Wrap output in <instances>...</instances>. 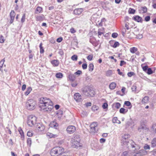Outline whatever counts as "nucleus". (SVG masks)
I'll list each match as a JSON object with an SVG mask.
<instances>
[{
	"mask_svg": "<svg viewBox=\"0 0 156 156\" xmlns=\"http://www.w3.org/2000/svg\"><path fill=\"white\" fill-rule=\"evenodd\" d=\"M39 107L41 111L50 112L53 108V103L49 98L41 97L38 101Z\"/></svg>",
	"mask_w": 156,
	"mask_h": 156,
	"instance_id": "obj_1",
	"label": "nucleus"
},
{
	"mask_svg": "<svg viewBox=\"0 0 156 156\" xmlns=\"http://www.w3.org/2000/svg\"><path fill=\"white\" fill-rule=\"evenodd\" d=\"M64 151V149L62 147L56 146L52 148L50 153L51 156H58Z\"/></svg>",
	"mask_w": 156,
	"mask_h": 156,
	"instance_id": "obj_2",
	"label": "nucleus"
},
{
	"mask_svg": "<svg viewBox=\"0 0 156 156\" xmlns=\"http://www.w3.org/2000/svg\"><path fill=\"white\" fill-rule=\"evenodd\" d=\"M25 105L27 109L32 110L36 108L37 102L35 100L33 99H29L27 101Z\"/></svg>",
	"mask_w": 156,
	"mask_h": 156,
	"instance_id": "obj_3",
	"label": "nucleus"
},
{
	"mask_svg": "<svg viewBox=\"0 0 156 156\" xmlns=\"http://www.w3.org/2000/svg\"><path fill=\"white\" fill-rule=\"evenodd\" d=\"M37 119L36 117L33 115H29L27 118V124L29 126H32L36 122Z\"/></svg>",
	"mask_w": 156,
	"mask_h": 156,
	"instance_id": "obj_4",
	"label": "nucleus"
},
{
	"mask_svg": "<svg viewBox=\"0 0 156 156\" xmlns=\"http://www.w3.org/2000/svg\"><path fill=\"white\" fill-rule=\"evenodd\" d=\"M76 138L74 137L71 140V146L73 148H77L79 147H82V144L80 142L76 140Z\"/></svg>",
	"mask_w": 156,
	"mask_h": 156,
	"instance_id": "obj_5",
	"label": "nucleus"
},
{
	"mask_svg": "<svg viewBox=\"0 0 156 156\" xmlns=\"http://www.w3.org/2000/svg\"><path fill=\"white\" fill-rule=\"evenodd\" d=\"M45 126L42 123L38 124L36 127V129L38 132H43L45 130Z\"/></svg>",
	"mask_w": 156,
	"mask_h": 156,
	"instance_id": "obj_6",
	"label": "nucleus"
},
{
	"mask_svg": "<svg viewBox=\"0 0 156 156\" xmlns=\"http://www.w3.org/2000/svg\"><path fill=\"white\" fill-rule=\"evenodd\" d=\"M76 130V127L73 126H69L66 129L67 133L69 134H72L74 133Z\"/></svg>",
	"mask_w": 156,
	"mask_h": 156,
	"instance_id": "obj_7",
	"label": "nucleus"
},
{
	"mask_svg": "<svg viewBox=\"0 0 156 156\" xmlns=\"http://www.w3.org/2000/svg\"><path fill=\"white\" fill-rule=\"evenodd\" d=\"M129 137V135L125 134L122 136L121 141L124 144H127L128 142V139Z\"/></svg>",
	"mask_w": 156,
	"mask_h": 156,
	"instance_id": "obj_8",
	"label": "nucleus"
},
{
	"mask_svg": "<svg viewBox=\"0 0 156 156\" xmlns=\"http://www.w3.org/2000/svg\"><path fill=\"white\" fill-rule=\"evenodd\" d=\"M74 98L77 102H80L82 101L81 95L78 93H75L74 95Z\"/></svg>",
	"mask_w": 156,
	"mask_h": 156,
	"instance_id": "obj_9",
	"label": "nucleus"
},
{
	"mask_svg": "<svg viewBox=\"0 0 156 156\" xmlns=\"http://www.w3.org/2000/svg\"><path fill=\"white\" fill-rule=\"evenodd\" d=\"M4 58L2 60L0 61V70L2 72H3L4 70L5 72L7 71V70L5 69V64L4 65V63L5 62Z\"/></svg>",
	"mask_w": 156,
	"mask_h": 156,
	"instance_id": "obj_10",
	"label": "nucleus"
},
{
	"mask_svg": "<svg viewBox=\"0 0 156 156\" xmlns=\"http://www.w3.org/2000/svg\"><path fill=\"white\" fill-rule=\"evenodd\" d=\"M15 15L16 14L14 11L12 10L10 13V20L9 22V23L10 24L12 23L13 22Z\"/></svg>",
	"mask_w": 156,
	"mask_h": 156,
	"instance_id": "obj_11",
	"label": "nucleus"
},
{
	"mask_svg": "<svg viewBox=\"0 0 156 156\" xmlns=\"http://www.w3.org/2000/svg\"><path fill=\"white\" fill-rule=\"evenodd\" d=\"M98 123L97 122H93L90 125L91 130L93 132L96 131L97 128Z\"/></svg>",
	"mask_w": 156,
	"mask_h": 156,
	"instance_id": "obj_12",
	"label": "nucleus"
},
{
	"mask_svg": "<svg viewBox=\"0 0 156 156\" xmlns=\"http://www.w3.org/2000/svg\"><path fill=\"white\" fill-rule=\"evenodd\" d=\"M59 132V131H58V132L55 134H52L51 133L48 132L46 133V136L47 137L50 138H55L58 136Z\"/></svg>",
	"mask_w": 156,
	"mask_h": 156,
	"instance_id": "obj_13",
	"label": "nucleus"
},
{
	"mask_svg": "<svg viewBox=\"0 0 156 156\" xmlns=\"http://www.w3.org/2000/svg\"><path fill=\"white\" fill-rule=\"evenodd\" d=\"M133 19L137 22L142 23L143 21L142 18L138 15H136L133 16Z\"/></svg>",
	"mask_w": 156,
	"mask_h": 156,
	"instance_id": "obj_14",
	"label": "nucleus"
},
{
	"mask_svg": "<svg viewBox=\"0 0 156 156\" xmlns=\"http://www.w3.org/2000/svg\"><path fill=\"white\" fill-rule=\"evenodd\" d=\"M149 97L148 96H145L141 100V103L142 104H147L149 101Z\"/></svg>",
	"mask_w": 156,
	"mask_h": 156,
	"instance_id": "obj_15",
	"label": "nucleus"
},
{
	"mask_svg": "<svg viewBox=\"0 0 156 156\" xmlns=\"http://www.w3.org/2000/svg\"><path fill=\"white\" fill-rule=\"evenodd\" d=\"M83 11V9L82 8H77L75 9L73 11L74 14L79 15Z\"/></svg>",
	"mask_w": 156,
	"mask_h": 156,
	"instance_id": "obj_16",
	"label": "nucleus"
},
{
	"mask_svg": "<svg viewBox=\"0 0 156 156\" xmlns=\"http://www.w3.org/2000/svg\"><path fill=\"white\" fill-rule=\"evenodd\" d=\"M51 63L54 67L58 66L59 64V61L57 60H52L51 61Z\"/></svg>",
	"mask_w": 156,
	"mask_h": 156,
	"instance_id": "obj_17",
	"label": "nucleus"
},
{
	"mask_svg": "<svg viewBox=\"0 0 156 156\" xmlns=\"http://www.w3.org/2000/svg\"><path fill=\"white\" fill-rule=\"evenodd\" d=\"M122 32L123 36L125 37H129V36L127 34H129V31H127L125 28H123L122 30Z\"/></svg>",
	"mask_w": 156,
	"mask_h": 156,
	"instance_id": "obj_18",
	"label": "nucleus"
},
{
	"mask_svg": "<svg viewBox=\"0 0 156 156\" xmlns=\"http://www.w3.org/2000/svg\"><path fill=\"white\" fill-rule=\"evenodd\" d=\"M117 84L115 82L111 83L109 85V88L111 90H113L115 88Z\"/></svg>",
	"mask_w": 156,
	"mask_h": 156,
	"instance_id": "obj_19",
	"label": "nucleus"
},
{
	"mask_svg": "<svg viewBox=\"0 0 156 156\" xmlns=\"http://www.w3.org/2000/svg\"><path fill=\"white\" fill-rule=\"evenodd\" d=\"M50 126L52 128H54L57 129V127L58 126V124L55 122L53 121L50 123Z\"/></svg>",
	"mask_w": 156,
	"mask_h": 156,
	"instance_id": "obj_20",
	"label": "nucleus"
},
{
	"mask_svg": "<svg viewBox=\"0 0 156 156\" xmlns=\"http://www.w3.org/2000/svg\"><path fill=\"white\" fill-rule=\"evenodd\" d=\"M43 11V8L40 6H38L35 10V13L36 14L41 13Z\"/></svg>",
	"mask_w": 156,
	"mask_h": 156,
	"instance_id": "obj_21",
	"label": "nucleus"
},
{
	"mask_svg": "<svg viewBox=\"0 0 156 156\" xmlns=\"http://www.w3.org/2000/svg\"><path fill=\"white\" fill-rule=\"evenodd\" d=\"M91 110L93 112H95L98 111L99 109V107L96 105H93L91 107Z\"/></svg>",
	"mask_w": 156,
	"mask_h": 156,
	"instance_id": "obj_22",
	"label": "nucleus"
},
{
	"mask_svg": "<svg viewBox=\"0 0 156 156\" xmlns=\"http://www.w3.org/2000/svg\"><path fill=\"white\" fill-rule=\"evenodd\" d=\"M138 50V49L137 48L133 47L130 48L129 51L130 52L134 54Z\"/></svg>",
	"mask_w": 156,
	"mask_h": 156,
	"instance_id": "obj_23",
	"label": "nucleus"
},
{
	"mask_svg": "<svg viewBox=\"0 0 156 156\" xmlns=\"http://www.w3.org/2000/svg\"><path fill=\"white\" fill-rule=\"evenodd\" d=\"M96 39L95 38L93 37L91 38L90 40V42L94 46H96L97 44H96L95 41Z\"/></svg>",
	"mask_w": 156,
	"mask_h": 156,
	"instance_id": "obj_24",
	"label": "nucleus"
},
{
	"mask_svg": "<svg viewBox=\"0 0 156 156\" xmlns=\"http://www.w3.org/2000/svg\"><path fill=\"white\" fill-rule=\"evenodd\" d=\"M104 28H103L102 30L101 29H99L98 32V36L100 37V36L102 34H104Z\"/></svg>",
	"mask_w": 156,
	"mask_h": 156,
	"instance_id": "obj_25",
	"label": "nucleus"
},
{
	"mask_svg": "<svg viewBox=\"0 0 156 156\" xmlns=\"http://www.w3.org/2000/svg\"><path fill=\"white\" fill-rule=\"evenodd\" d=\"M32 90V88L31 87H29L27 88V91L25 93V95L26 96L28 95Z\"/></svg>",
	"mask_w": 156,
	"mask_h": 156,
	"instance_id": "obj_26",
	"label": "nucleus"
},
{
	"mask_svg": "<svg viewBox=\"0 0 156 156\" xmlns=\"http://www.w3.org/2000/svg\"><path fill=\"white\" fill-rule=\"evenodd\" d=\"M36 20L37 21H42L43 20V15L42 16H38L35 17Z\"/></svg>",
	"mask_w": 156,
	"mask_h": 156,
	"instance_id": "obj_27",
	"label": "nucleus"
},
{
	"mask_svg": "<svg viewBox=\"0 0 156 156\" xmlns=\"http://www.w3.org/2000/svg\"><path fill=\"white\" fill-rule=\"evenodd\" d=\"M151 147H156V138H154L151 141Z\"/></svg>",
	"mask_w": 156,
	"mask_h": 156,
	"instance_id": "obj_28",
	"label": "nucleus"
},
{
	"mask_svg": "<svg viewBox=\"0 0 156 156\" xmlns=\"http://www.w3.org/2000/svg\"><path fill=\"white\" fill-rule=\"evenodd\" d=\"M27 146L30 147L32 144V139L30 138H28L27 139Z\"/></svg>",
	"mask_w": 156,
	"mask_h": 156,
	"instance_id": "obj_29",
	"label": "nucleus"
},
{
	"mask_svg": "<svg viewBox=\"0 0 156 156\" xmlns=\"http://www.w3.org/2000/svg\"><path fill=\"white\" fill-rule=\"evenodd\" d=\"M112 121L114 123H117L118 124L120 123V121L118 120L117 118L116 117H114L112 119Z\"/></svg>",
	"mask_w": 156,
	"mask_h": 156,
	"instance_id": "obj_30",
	"label": "nucleus"
},
{
	"mask_svg": "<svg viewBox=\"0 0 156 156\" xmlns=\"http://www.w3.org/2000/svg\"><path fill=\"white\" fill-rule=\"evenodd\" d=\"M89 71L90 72H92L94 69V66L93 64L90 63L88 66Z\"/></svg>",
	"mask_w": 156,
	"mask_h": 156,
	"instance_id": "obj_31",
	"label": "nucleus"
},
{
	"mask_svg": "<svg viewBox=\"0 0 156 156\" xmlns=\"http://www.w3.org/2000/svg\"><path fill=\"white\" fill-rule=\"evenodd\" d=\"M55 76L58 78H61L63 77V75L62 73L59 72L56 73Z\"/></svg>",
	"mask_w": 156,
	"mask_h": 156,
	"instance_id": "obj_32",
	"label": "nucleus"
},
{
	"mask_svg": "<svg viewBox=\"0 0 156 156\" xmlns=\"http://www.w3.org/2000/svg\"><path fill=\"white\" fill-rule=\"evenodd\" d=\"M114 106L117 109L119 108L121 106V104L119 103L116 102L113 104Z\"/></svg>",
	"mask_w": 156,
	"mask_h": 156,
	"instance_id": "obj_33",
	"label": "nucleus"
},
{
	"mask_svg": "<svg viewBox=\"0 0 156 156\" xmlns=\"http://www.w3.org/2000/svg\"><path fill=\"white\" fill-rule=\"evenodd\" d=\"M124 104L127 106H130L129 108H131L132 105L131 103L129 101H125L124 102Z\"/></svg>",
	"mask_w": 156,
	"mask_h": 156,
	"instance_id": "obj_34",
	"label": "nucleus"
},
{
	"mask_svg": "<svg viewBox=\"0 0 156 156\" xmlns=\"http://www.w3.org/2000/svg\"><path fill=\"white\" fill-rule=\"evenodd\" d=\"M18 131L21 136V138H24V134L23 130L21 128L19 129Z\"/></svg>",
	"mask_w": 156,
	"mask_h": 156,
	"instance_id": "obj_35",
	"label": "nucleus"
},
{
	"mask_svg": "<svg viewBox=\"0 0 156 156\" xmlns=\"http://www.w3.org/2000/svg\"><path fill=\"white\" fill-rule=\"evenodd\" d=\"M112 74V70H109L107 71L106 73V75L107 76H109Z\"/></svg>",
	"mask_w": 156,
	"mask_h": 156,
	"instance_id": "obj_36",
	"label": "nucleus"
},
{
	"mask_svg": "<svg viewBox=\"0 0 156 156\" xmlns=\"http://www.w3.org/2000/svg\"><path fill=\"white\" fill-rule=\"evenodd\" d=\"M135 10L132 8H130L129 9L128 12L130 14H134L135 13Z\"/></svg>",
	"mask_w": 156,
	"mask_h": 156,
	"instance_id": "obj_37",
	"label": "nucleus"
},
{
	"mask_svg": "<svg viewBox=\"0 0 156 156\" xmlns=\"http://www.w3.org/2000/svg\"><path fill=\"white\" fill-rule=\"evenodd\" d=\"M69 78L70 80L71 81H73L75 79V77L73 75H70L69 76Z\"/></svg>",
	"mask_w": 156,
	"mask_h": 156,
	"instance_id": "obj_38",
	"label": "nucleus"
},
{
	"mask_svg": "<svg viewBox=\"0 0 156 156\" xmlns=\"http://www.w3.org/2000/svg\"><path fill=\"white\" fill-rule=\"evenodd\" d=\"M108 105L107 103V102L104 103L103 105H102V108L104 109L108 108Z\"/></svg>",
	"mask_w": 156,
	"mask_h": 156,
	"instance_id": "obj_39",
	"label": "nucleus"
},
{
	"mask_svg": "<svg viewBox=\"0 0 156 156\" xmlns=\"http://www.w3.org/2000/svg\"><path fill=\"white\" fill-rule=\"evenodd\" d=\"M146 73L148 75H150L153 73V72L151 69V68H149L147 69Z\"/></svg>",
	"mask_w": 156,
	"mask_h": 156,
	"instance_id": "obj_40",
	"label": "nucleus"
},
{
	"mask_svg": "<svg viewBox=\"0 0 156 156\" xmlns=\"http://www.w3.org/2000/svg\"><path fill=\"white\" fill-rule=\"evenodd\" d=\"M78 59V57L76 55H74L71 57V59L73 61H76Z\"/></svg>",
	"mask_w": 156,
	"mask_h": 156,
	"instance_id": "obj_41",
	"label": "nucleus"
},
{
	"mask_svg": "<svg viewBox=\"0 0 156 156\" xmlns=\"http://www.w3.org/2000/svg\"><path fill=\"white\" fill-rule=\"evenodd\" d=\"M0 43H3L5 41L3 36L2 35H0Z\"/></svg>",
	"mask_w": 156,
	"mask_h": 156,
	"instance_id": "obj_42",
	"label": "nucleus"
},
{
	"mask_svg": "<svg viewBox=\"0 0 156 156\" xmlns=\"http://www.w3.org/2000/svg\"><path fill=\"white\" fill-rule=\"evenodd\" d=\"M135 75V73L133 72H129L127 73L128 76L129 77H131L132 76H134Z\"/></svg>",
	"mask_w": 156,
	"mask_h": 156,
	"instance_id": "obj_43",
	"label": "nucleus"
},
{
	"mask_svg": "<svg viewBox=\"0 0 156 156\" xmlns=\"http://www.w3.org/2000/svg\"><path fill=\"white\" fill-rule=\"evenodd\" d=\"M93 55L92 54H91L87 56V59L89 61H91L92 60L93 58Z\"/></svg>",
	"mask_w": 156,
	"mask_h": 156,
	"instance_id": "obj_44",
	"label": "nucleus"
},
{
	"mask_svg": "<svg viewBox=\"0 0 156 156\" xmlns=\"http://www.w3.org/2000/svg\"><path fill=\"white\" fill-rule=\"evenodd\" d=\"M141 10L142 11V13H145L147 12V9L146 7H143L141 8Z\"/></svg>",
	"mask_w": 156,
	"mask_h": 156,
	"instance_id": "obj_45",
	"label": "nucleus"
},
{
	"mask_svg": "<svg viewBox=\"0 0 156 156\" xmlns=\"http://www.w3.org/2000/svg\"><path fill=\"white\" fill-rule=\"evenodd\" d=\"M119 45V43L118 42H115L114 45H113V47L114 48H116V47H118Z\"/></svg>",
	"mask_w": 156,
	"mask_h": 156,
	"instance_id": "obj_46",
	"label": "nucleus"
},
{
	"mask_svg": "<svg viewBox=\"0 0 156 156\" xmlns=\"http://www.w3.org/2000/svg\"><path fill=\"white\" fill-rule=\"evenodd\" d=\"M85 89H86V92H87L91 96L92 95H91L90 94V92L91 91L90 89L89 88H88V87H85Z\"/></svg>",
	"mask_w": 156,
	"mask_h": 156,
	"instance_id": "obj_47",
	"label": "nucleus"
},
{
	"mask_svg": "<svg viewBox=\"0 0 156 156\" xmlns=\"http://www.w3.org/2000/svg\"><path fill=\"white\" fill-rule=\"evenodd\" d=\"M26 15L25 14H24L21 19V21L22 23H23L25 21Z\"/></svg>",
	"mask_w": 156,
	"mask_h": 156,
	"instance_id": "obj_48",
	"label": "nucleus"
},
{
	"mask_svg": "<svg viewBox=\"0 0 156 156\" xmlns=\"http://www.w3.org/2000/svg\"><path fill=\"white\" fill-rule=\"evenodd\" d=\"M144 149L146 150H149L150 149V146L147 145V144H145L144 146Z\"/></svg>",
	"mask_w": 156,
	"mask_h": 156,
	"instance_id": "obj_49",
	"label": "nucleus"
},
{
	"mask_svg": "<svg viewBox=\"0 0 156 156\" xmlns=\"http://www.w3.org/2000/svg\"><path fill=\"white\" fill-rule=\"evenodd\" d=\"M122 156H129L128 152L127 151L124 152L122 154Z\"/></svg>",
	"mask_w": 156,
	"mask_h": 156,
	"instance_id": "obj_50",
	"label": "nucleus"
},
{
	"mask_svg": "<svg viewBox=\"0 0 156 156\" xmlns=\"http://www.w3.org/2000/svg\"><path fill=\"white\" fill-rule=\"evenodd\" d=\"M126 88L124 87H122L121 89V91L122 92V95L123 96L125 94V91L126 90Z\"/></svg>",
	"mask_w": 156,
	"mask_h": 156,
	"instance_id": "obj_51",
	"label": "nucleus"
},
{
	"mask_svg": "<svg viewBox=\"0 0 156 156\" xmlns=\"http://www.w3.org/2000/svg\"><path fill=\"white\" fill-rule=\"evenodd\" d=\"M126 62L125 61L123 60H121L120 61V66H123L126 64Z\"/></svg>",
	"mask_w": 156,
	"mask_h": 156,
	"instance_id": "obj_52",
	"label": "nucleus"
},
{
	"mask_svg": "<svg viewBox=\"0 0 156 156\" xmlns=\"http://www.w3.org/2000/svg\"><path fill=\"white\" fill-rule=\"evenodd\" d=\"M58 156H69L64 151V152L60 154Z\"/></svg>",
	"mask_w": 156,
	"mask_h": 156,
	"instance_id": "obj_53",
	"label": "nucleus"
},
{
	"mask_svg": "<svg viewBox=\"0 0 156 156\" xmlns=\"http://www.w3.org/2000/svg\"><path fill=\"white\" fill-rule=\"evenodd\" d=\"M150 17L149 16H146L144 18L145 21L146 22H148L150 20Z\"/></svg>",
	"mask_w": 156,
	"mask_h": 156,
	"instance_id": "obj_54",
	"label": "nucleus"
},
{
	"mask_svg": "<svg viewBox=\"0 0 156 156\" xmlns=\"http://www.w3.org/2000/svg\"><path fill=\"white\" fill-rule=\"evenodd\" d=\"M148 68V66H144L142 68L143 70L146 72Z\"/></svg>",
	"mask_w": 156,
	"mask_h": 156,
	"instance_id": "obj_55",
	"label": "nucleus"
},
{
	"mask_svg": "<svg viewBox=\"0 0 156 156\" xmlns=\"http://www.w3.org/2000/svg\"><path fill=\"white\" fill-rule=\"evenodd\" d=\"M152 128L153 129V130L154 132H155L156 131V124L155 123L153 125Z\"/></svg>",
	"mask_w": 156,
	"mask_h": 156,
	"instance_id": "obj_56",
	"label": "nucleus"
},
{
	"mask_svg": "<svg viewBox=\"0 0 156 156\" xmlns=\"http://www.w3.org/2000/svg\"><path fill=\"white\" fill-rule=\"evenodd\" d=\"M82 67L84 69H86L87 68V63H84L82 64Z\"/></svg>",
	"mask_w": 156,
	"mask_h": 156,
	"instance_id": "obj_57",
	"label": "nucleus"
},
{
	"mask_svg": "<svg viewBox=\"0 0 156 156\" xmlns=\"http://www.w3.org/2000/svg\"><path fill=\"white\" fill-rule=\"evenodd\" d=\"M118 36V34L117 33H114L112 34V37L113 38H116Z\"/></svg>",
	"mask_w": 156,
	"mask_h": 156,
	"instance_id": "obj_58",
	"label": "nucleus"
},
{
	"mask_svg": "<svg viewBox=\"0 0 156 156\" xmlns=\"http://www.w3.org/2000/svg\"><path fill=\"white\" fill-rule=\"evenodd\" d=\"M125 110V109L124 108H121L119 110V112L121 113L124 114Z\"/></svg>",
	"mask_w": 156,
	"mask_h": 156,
	"instance_id": "obj_59",
	"label": "nucleus"
},
{
	"mask_svg": "<svg viewBox=\"0 0 156 156\" xmlns=\"http://www.w3.org/2000/svg\"><path fill=\"white\" fill-rule=\"evenodd\" d=\"M129 23L128 22H126L125 24V27L127 30H128L129 29Z\"/></svg>",
	"mask_w": 156,
	"mask_h": 156,
	"instance_id": "obj_60",
	"label": "nucleus"
},
{
	"mask_svg": "<svg viewBox=\"0 0 156 156\" xmlns=\"http://www.w3.org/2000/svg\"><path fill=\"white\" fill-rule=\"evenodd\" d=\"M152 6L154 9H156V0L153 2Z\"/></svg>",
	"mask_w": 156,
	"mask_h": 156,
	"instance_id": "obj_61",
	"label": "nucleus"
},
{
	"mask_svg": "<svg viewBox=\"0 0 156 156\" xmlns=\"http://www.w3.org/2000/svg\"><path fill=\"white\" fill-rule=\"evenodd\" d=\"M27 136L31 137L33 136V134L32 132L31 131H28L27 133Z\"/></svg>",
	"mask_w": 156,
	"mask_h": 156,
	"instance_id": "obj_62",
	"label": "nucleus"
},
{
	"mask_svg": "<svg viewBox=\"0 0 156 156\" xmlns=\"http://www.w3.org/2000/svg\"><path fill=\"white\" fill-rule=\"evenodd\" d=\"M70 32L72 34H73L76 32V30L73 28H72L70 29Z\"/></svg>",
	"mask_w": 156,
	"mask_h": 156,
	"instance_id": "obj_63",
	"label": "nucleus"
},
{
	"mask_svg": "<svg viewBox=\"0 0 156 156\" xmlns=\"http://www.w3.org/2000/svg\"><path fill=\"white\" fill-rule=\"evenodd\" d=\"M152 154L154 156H156V149L153 150L152 151Z\"/></svg>",
	"mask_w": 156,
	"mask_h": 156,
	"instance_id": "obj_64",
	"label": "nucleus"
}]
</instances>
